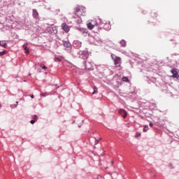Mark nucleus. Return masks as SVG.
Returning a JSON list of instances; mask_svg holds the SVG:
<instances>
[{"instance_id":"nucleus-1","label":"nucleus","mask_w":179,"mask_h":179,"mask_svg":"<svg viewBox=\"0 0 179 179\" xmlns=\"http://www.w3.org/2000/svg\"><path fill=\"white\" fill-rule=\"evenodd\" d=\"M85 13H86V8L83 6H78L75 9V15H77L78 17H81L82 16H85Z\"/></svg>"},{"instance_id":"nucleus-2","label":"nucleus","mask_w":179,"mask_h":179,"mask_svg":"<svg viewBox=\"0 0 179 179\" xmlns=\"http://www.w3.org/2000/svg\"><path fill=\"white\" fill-rule=\"evenodd\" d=\"M113 59L114 60L115 66L118 67L121 66V58L115 56V58L113 57Z\"/></svg>"},{"instance_id":"nucleus-3","label":"nucleus","mask_w":179,"mask_h":179,"mask_svg":"<svg viewBox=\"0 0 179 179\" xmlns=\"http://www.w3.org/2000/svg\"><path fill=\"white\" fill-rule=\"evenodd\" d=\"M171 73H172V76L171 78H176V79L179 78V75H178V72L177 71V70H176V69H173L171 71Z\"/></svg>"},{"instance_id":"nucleus-4","label":"nucleus","mask_w":179,"mask_h":179,"mask_svg":"<svg viewBox=\"0 0 179 179\" xmlns=\"http://www.w3.org/2000/svg\"><path fill=\"white\" fill-rule=\"evenodd\" d=\"M87 25L90 30H93V29L94 28V26H96V22L92 21V22H90Z\"/></svg>"},{"instance_id":"nucleus-5","label":"nucleus","mask_w":179,"mask_h":179,"mask_svg":"<svg viewBox=\"0 0 179 179\" xmlns=\"http://www.w3.org/2000/svg\"><path fill=\"white\" fill-rule=\"evenodd\" d=\"M62 28L66 33H68L69 31V26H68V24H66V23H63L62 24Z\"/></svg>"},{"instance_id":"nucleus-6","label":"nucleus","mask_w":179,"mask_h":179,"mask_svg":"<svg viewBox=\"0 0 179 179\" xmlns=\"http://www.w3.org/2000/svg\"><path fill=\"white\" fill-rule=\"evenodd\" d=\"M119 113L120 114L121 116L123 117V118H125L127 115V111H125V110L124 109H120Z\"/></svg>"},{"instance_id":"nucleus-7","label":"nucleus","mask_w":179,"mask_h":179,"mask_svg":"<svg viewBox=\"0 0 179 179\" xmlns=\"http://www.w3.org/2000/svg\"><path fill=\"white\" fill-rule=\"evenodd\" d=\"M50 29V33H53V34H57L58 31L57 30V27H52L49 28Z\"/></svg>"},{"instance_id":"nucleus-8","label":"nucleus","mask_w":179,"mask_h":179,"mask_svg":"<svg viewBox=\"0 0 179 179\" xmlns=\"http://www.w3.org/2000/svg\"><path fill=\"white\" fill-rule=\"evenodd\" d=\"M38 16V12H37V10H33V17H34V19H37Z\"/></svg>"},{"instance_id":"nucleus-9","label":"nucleus","mask_w":179,"mask_h":179,"mask_svg":"<svg viewBox=\"0 0 179 179\" xmlns=\"http://www.w3.org/2000/svg\"><path fill=\"white\" fill-rule=\"evenodd\" d=\"M63 45L64 47H66V48H69V47H71V43L68 42V41H64L63 42Z\"/></svg>"},{"instance_id":"nucleus-10","label":"nucleus","mask_w":179,"mask_h":179,"mask_svg":"<svg viewBox=\"0 0 179 179\" xmlns=\"http://www.w3.org/2000/svg\"><path fill=\"white\" fill-rule=\"evenodd\" d=\"M78 30L83 34H85V33H87V29H84V28H79Z\"/></svg>"},{"instance_id":"nucleus-11","label":"nucleus","mask_w":179,"mask_h":179,"mask_svg":"<svg viewBox=\"0 0 179 179\" xmlns=\"http://www.w3.org/2000/svg\"><path fill=\"white\" fill-rule=\"evenodd\" d=\"M23 48L25 50L26 54H29V49L27 48V44H24Z\"/></svg>"},{"instance_id":"nucleus-12","label":"nucleus","mask_w":179,"mask_h":179,"mask_svg":"<svg viewBox=\"0 0 179 179\" xmlns=\"http://www.w3.org/2000/svg\"><path fill=\"white\" fill-rule=\"evenodd\" d=\"M88 57H89V53H87V52H84V56L83 55L82 58H83V59H86Z\"/></svg>"},{"instance_id":"nucleus-13","label":"nucleus","mask_w":179,"mask_h":179,"mask_svg":"<svg viewBox=\"0 0 179 179\" xmlns=\"http://www.w3.org/2000/svg\"><path fill=\"white\" fill-rule=\"evenodd\" d=\"M120 44L122 47H125L127 45V42L124 40H122Z\"/></svg>"},{"instance_id":"nucleus-14","label":"nucleus","mask_w":179,"mask_h":179,"mask_svg":"<svg viewBox=\"0 0 179 179\" xmlns=\"http://www.w3.org/2000/svg\"><path fill=\"white\" fill-rule=\"evenodd\" d=\"M0 47H6V43L4 41H0Z\"/></svg>"},{"instance_id":"nucleus-15","label":"nucleus","mask_w":179,"mask_h":179,"mask_svg":"<svg viewBox=\"0 0 179 179\" xmlns=\"http://www.w3.org/2000/svg\"><path fill=\"white\" fill-rule=\"evenodd\" d=\"M122 80H123V82H129V80L127 77H123Z\"/></svg>"},{"instance_id":"nucleus-16","label":"nucleus","mask_w":179,"mask_h":179,"mask_svg":"<svg viewBox=\"0 0 179 179\" xmlns=\"http://www.w3.org/2000/svg\"><path fill=\"white\" fill-rule=\"evenodd\" d=\"M148 129H149V128L146 126H144V128H143V132H147Z\"/></svg>"},{"instance_id":"nucleus-17","label":"nucleus","mask_w":179,"mask_h":179,"mask_svg":"<svg viewBox=\"0 0 179 179\" xmlns=\"http://www.w3.org/2000/svg\"><path fill=\"white\" fill-rule=\"evenodd\" d=\"M5 54H6V51L0 52V56L5 55Z\"/></svg>"},{"instance_id":"nucleus-18","label":"nucleus","mask_w":179,"mask_h":179,"mask_svg":"<svg viewBox=\"0 0 179 179\" xmlns=\"http://www.w3.org/2000/svg\"><path fill=\"white\" fill-rule=\"evenodd\" d=\"M55 61H56V62H59V61H60V60H59V58H55Z\"/></svg>"},{"instance_id":"nucleus-19","label":"nucleus","mask_w":179,"mask_h":179,"mask_svg":"<svg viewBox=\"0 0 179 179\" xmlns=\"http://www.w3.org/2000/svg\"><path fill=\"white\" fill-rule=\"evenodd\" d=\"M95 93H97V90H94V92H92V94H95Z\"/></svg>"},{"instance_id":"nucleus-20","label":"nucleus","mask_w":179,"mask_h":179,"mask_svg":"<svg viewBox=\"0 0 179 179\" xmlns=\"http://www.w3.org/2000/svg\"><path fill=\"white\" fill-rule=\"evenodd\" d=\"M17 104H19V101H16V102H15V106L17 107Z\"/></svg>"},{"instance_id":"nucleus-21","label":"nucleus","mask_w":179,"mask_h":179,"mask_svg":"<svg viewBox=\"0 0 179 179\" xmlns=\"http://www.w3.org/2000/svg\"><path fill=\"white\" fill-rule=\"evenodd\" d=\"M30 122L31 124H34V122H36V120H31Z\"/></svg>"},{"instance_id":"nucleus-22","label":"nucleus","mask_w":179,"mask_h":179,"mask_svg":"<svg viewBox=\"0 0 179 179\" xmlns=\"http://www.w3.org/2000/svg\"><path fill=\"white\" fill-rule=\"evenodd\" d=\"M42 69H47V66H42Z\"/></svg>"},{"instance_id":"nucleus-23","label":"nucleus","mask_w":179,"mask_h":179,"mask_svg":"<svg viewBox=\"0 0 179 179\" xmlns=\"http://www.w3.org/2000/svg\"><path fill=\"white\" fill-rule=\"evenodd\" d=\"M149 125H150V127H153V123L152 122H150Z\"/></svg>"},{"instance_id":"nucleus-24","label":"nucleus","mask_w":179,"mask_h":179,"mask_svg":"<svg viewBox=\"0 0 179 179\" xmlns=\"http://www.w3.org/2000/svg\"><path fill=\"white\" fill-rule=\"evenodd\" d=\"M97 143H99V141H98V140H96V141H95V145H97Z\"/></svg>"},{"instance_id":"nucleus-25","label":"nucleus","mask_w":179,"mask_h":179,"mask_svg":"<svg viewBox=\"0 0 179 179\" xmlns=\"http://www.w3.org/2000/svg\"><path fill=\"white\" fill-rule=\"evenodd\" d=\"M41 96H43L44 97H45V94H41Z\"/></svg>"},{"instance_id":"nucleus-26","label":"nucleus","mask_w":179,"mask_h":179,"mask_svg":"<svg viewBox=\"0 0 179 179\" xmlns=\"http://www.w3.org/2000/svg\"><path fill=\"white\" fill-rule=\"evenodd\" d=\"M136 136H141V134H137Z\"/></svg>"},{"instance_id":"nucleus-27","label":"nucleus","mask_w":179,"mask_h":179,"mask_svg":"<svg viewBox=\"0 0 179 179\" xmlns=\"http://www.w3.org/2000/svg\"><path fill=\"white\" fill-rule=\"evenodd\" d=\"M31 97L32 98V99H34V95H31Z\"/></svg>"},{"instance_id":"nucleus-28","label":"nucleus","mask_w":179,"mask_h":179,"mask_svg":"<svg viewBox=\"0 0 179 179\" xmlns=\"http://www.w3.org/2000/svg\"><path fill=\"white\" fill-rule=\"evenodd\" d=\"M34 117L36 118V120H37V115H35Z\"/></svg>"},{"instance_id":"nucleus-29","label":"nucleus","mask_w":179,"mask_h":179,"mask_svg":"<svg viewBox=\"0 0 179 179\" xmlns=\"http://www.w3.org/2000/svg\"><path fill=\"white\" fill-rule=\"evenodd\" d=\"M113 163H114L113 162H112V164H113Z\"/></svg>"},{"instance_id":"nucleus-30","label":"nucleus","mask_w":179,"mask_h":179,"mask_svg":"<svg viewBox=\"0 0 179 179\" xmlns=\"http://www.w3.org/2000/svg\"><path fill=\"white\" fill-rule=\"evenodd\" d=\"M0 108H1V105H0Z\"/></svg>"}]
</instances>
